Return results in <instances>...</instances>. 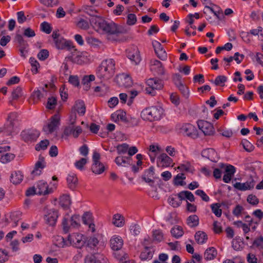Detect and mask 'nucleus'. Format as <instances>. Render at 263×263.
I'll list each match as a JSON object with an SVG mask.
<instances>
[{
	"label": "nucleus",
	"instance_id": "f257e3e1",
	"mask_svg": "<svg viewBox=\"0 0 263 263\" xmlns=\"http://www.w3.org/2000/svg\"><path fill=\"white\" fill-rule=\"evenodd\" d=\"M94 27L97 29V31L107 34L108 40H110L111 35H118L120 34L126 33L128 31L125 27L118 26L113 22L108 23L100 17H96L95 18Z\"/></svg>",
	"mask_w": 263,
	"mask_h": 263
},
{
	"label": "nucleus",
	"instance_id": "f03ea898",
	"mask_svg": "<svg viewBox=\"0 0 263 263\" xmlns=\"http://www.w3.org/2000/svg\"><path fill=\"white\" fill-rule=\"evenodd\" d=\"M162 111L160 106H152L143 109L141 112V117L145 121H154L160 119Z\"/></svg>",
	"mask_w": 263,
	"mask_h": 263
},
{
	"label": "nucleus",
	"instance_id": "7ed1b4c3",
	"mask_svg": "<svg viewBox=\"0 0 263 263\" xmlns=\"http://www.w3.org/2000/svg\"><path fill=\"white\" fill-rule=\"evenodd\" d=\"M98 73L101 77L107 79L111 77L115 72V63L112 59L103 61L98 69Z\"/></svg>",
	"mask_w": 263,
	"mask_h": 263
},
{
	"label": "nucleus",
	"instance_id": "20e7f679",
	"mask_svg": "<svg viewBox=\"0 0 263 263\" xmlns=\"http://www.w3.org/2000/svg\"><path fill=\"white\" fill-rule=\"evenodd\" d=\"M77 116L76 115H71L69 120V125L64 129L62 137H67L72 135L73 137L77 138L82 133V129L80 126H75Z\"/></svg>",
	"mask_w": 263,
	"mask_h": 263
},
{
	"label": "nucleus",
	"instance_id": "39448f33",
	"mask_svg": "<svg viewBox=\"0 0 263 263\" xmlns=\"http://www.w3.org/2000/svg\"><path fill=\"white\" fill-rule=\"evenodd\" d=\"M146 83L147 87L145 89L146 92L152 96L155 95L156 90H160L163 87L162 81L156 79H149Z\"/></svg>",
	"mask_w": 263,
	"mask_h": 263
},
{
	"label": "nucleus",
	"instance_id": "423d86ee",
	"mask_svg": "<svg viewBox=\"0 0 263 263\" xmlns=\"http://www.w3.org/2000/svg\"><path fill=\"white\" fill-rule=\"evenodd\" d=\"M100 154L97 152H94L92 156L91 170L93 173L97 175H100L105 171V166L100 162Z\"/></svg>",
	"mask_w": 263,
	"mask_h": 263
},
{
	"label": "nucleus",
	"instance_id": "0eeeda50",
	"mask_svg": "<svg viewBox=\"0 0 263 263\" xmlns=\"http://www.w3.org/2000/svg\"><path fill=\"white\" fill-rule=\"evenodd\" d=\"M68 240L71 244L78 248H82L86 242L85 237L79 233H73L69 235Z\"/></svg>",
	"mask_w": 263,
	"mask_h": 263
},
{
	"label": "nucleus",
	"instance_id": "6e6552de",
	"mask_svg": "<svg viewBox=\"0 0 263 263\" xmlns=\"http://www.w3.org/2000/svg\"><path fill=\"white\" fill-rule=\"evenodd\" d=\"M198 126L204 135L212 136L214 134V128L211 123L204 120H200L198 122Z\"/></svg>",
	"mask_w": 263,
	"mask_h": 263
},
{
	"label": "nucleus",
	"instance_id": "1a4fd4ad",
	"mask_svg": "<svg viewBox=\"0 0 263 263\" xmlns=\"http://www.w3.org/2000/svg\"><path fill=\"white\" fill-rule=\"evenodd\" d=\"M59 125L60 118L55 115L51 118L50 121L44 127L43 130L47 134H51L58 128Z\"/></svg>",
	"mask_w": 263,
	"mask_h": 263
},
{
	"label": "nucleus",
	"instance_id": "9d476101",
	"mask_svg": "<svg viewBox=\"0 0 263 263\" xmlns=\"http://www.w3.org/2000/svg\"><path fill=\"white\" fill-rule=\"evenodd\" d=\"M127 56L128 59L135 65L138 64L141 60L140 51L137 47L129 49L127 51Z\"/></svg>",
	"mask_w": 263,
	"mask_h": 263
},
{
	"label": "nucleus",
	"instance_id": "9b49d317",
	"mask_svg": "<svg viewBox=\"0 0 263 263\" xmlns=\"http://www.w3.org/2000/svg\"><path fill=\"white\" fill-rule=\"evenodd\" d=\"M9 149V146H0V161L3 163H8L14 159L13 154L7 152Z\"/></svg>",
	"mask_w": 263,
	"mask_h": 263
},
{
	"label": "nucleus",
	"instance_id": "f8f14e48",
	"mask_svg": "<svg viewBox=\"0 0 263 263\" xmlns=\"http://www.w3.org/2000/svg\"><path fill=\"white\" fill-rule=\"evenodd\" d=\"M182 132L185 133L186 135L192 138L195 139L198 137L199 133L196 128L190 124H185L181 128Z\"/></svg>",
	"mask_w": 263,
	"mask_h": 263
},
{
	"label": "nucleus",
	"instance_id": "ddd939ff",
	"mask_svg": "<svg viewBox=\"0 0 263 263\" xmlns=\"http://www.w3.org/2000/svg\"><path fill=\"white\" fill-rule=\"evenodd\" d=\"M116 82L121 86L129 87L133 85V81L131 78L127 74L122 73L116 78Z\"/></svg>",
	"mask_w": 263,
	"mask_h": 263
},
{
	"label": "nucleus",
	"instance_id": "4468645a",
	"mask_svg": "<svg viewBox=\"0 0 263 263\" xmlns=\"http://www.w3.org/2000/svg\"><path fill=\"white\" fill-rule=\"evenodd\" d=\"M45 217L48 223L50 226H54L58 217L57 212L53 209L46 208Z\"/></svg>",
	"mask_w": 263,
	"mask_h": 263
},
{
	"label": "nucleus",
	"instance_id": "2eb2a0df",
	"mask_svg": "<svg viewBox=\"0 0 263 263\" xmlns=\"http://www.w3.org/2000/svg\"><path fill=\"white\" fill-rule=\"evenodd\" d=\"M36 194L45 195L49 194L52 192L51 189H49L46 182L41 180L36 185Z\"/></svg>",
	"mask_w": 263,
	"mask_h": 263
},
{
	"label": "nucleus",
	"instance_id": "dca6fc26",
	"mask_svg": "<svg viewBox=\"0 0 263 263\" xmlns=\"http://www.w3.org/2000/svg\"><path fill=\"white\" fill-rule=\"evenodd\" d=\"M110 247L114 250H120L123 245V240L119 236H114L110 240Z\"/></svg>",
	"mask_w": 263,
	"mask_h": 263
},
{
	"label": "nucleus",
	"instance_id": "f3484780",
	"mask_svg": "<svg viewBox=\"0 0 263 263\" xmlns=\"http://www.w3.org/2000/svg\"><path fill=\"white\" fill-rule=\"evenodd\" d=\"M255 181L252 179L245 183L236 182L234 185V187L240 191H246L253 189L255 185Z\"/></svg>",
	"mask_w": 263,
	"mask_h": 263
},
{
	"label": "nucleus",
	"instance_id": "a211bd4d",
	"mask_svg": "<svg viewBox=\"0 0 263 263\" xmlns=\"http://www.w3.org/2000/svg\"><path fill=\"white\" fill-rule=\"evenodd\" d=\"M202 156L215 162H216L218 159L217 153L212 148H208L203 151Z\"/></svg>",
	"mask_w": 263,
	"mask_h": 263
},
{
	"label": "nucleus",
	"instance_id": "6ab92c4d",
	"mask_svg": "<svg viewBox=\"0 0 263 263\" xmlns=\"http://www.w3.org/2000/svg\"><path fill=\"white\" fill-rule=\"evenodd\" d=\"M153 45L158 57L161 59L165 58L166 53L160 43L157 41H154L153 42Z\"/></svg>",
	"mask_w": 263,
	"mask_h": 263
},
{
	"label": "nucleus",
	"instance_id": "aec40b11",
	"mask_svg": "<svg viewBox=\"0 0 263 263\" xmlns=\"http://www.w3.org/2000/svg\"><path fill=\"white\" fill-rule=\"evenodd\" d=\"M125 218L124 216L119 213L113 216L112 223L116 227L122 228L125 225Z\"/></svg>",
	"mask_w": 263,
	"mask_h": 263
},
{
	"label": "nucleus",
	"instance_id": "412c9836",
	"mask_svg": "<svg viewBox=\"0 0 263 263\" xmlns=\"http://www.w3.org/2000/svg\"><path fill=\"white\" fill-rule=\"evenodd\" d=\"M55 44L57 47L60 49H69L72 47L70 42L66 41L62 37H60L59 40H55Z\"/></svg>",
	"mask_w": 263,
	"mask_h": 263
},
{
	"label": "nucleus",
	"instance_id": "4be33fe9",
	"mask_svg": "<svg viewBox=\"0 0 263 263\" xmlns=\"http://www.w3.org/2000/svg\"><path fill=\"white\" fill-rule=\"evenodd\" d=\"M67 184L68 187L72 190H74L78 184V178L76 175H69L67 177Z\"/></svg>",
	"mask_w": 263,
	"mask_h": 263
},
{
	"label": "nucleus",
	"instance_id": "5701e85b",
	"mask_svg": "<svg viewBox=\"0 0 263 263\" xmlns=\"http://www.w3.org/2000/svg\"><path fill=\"white\" fill-rule=\"evenodd\" d=\"M130 158L122 156L117 157L115 159L116 164L123 167H127L130 165Z\"/></svg>",
	"mask_w": 263,
	"mask_h": 263
},
{
	"label": "nucleus",
	"instance_id": "b1692460",
	"mask_svg": "<svg viewBox=\"0 0 263 263\" xmlns=\"http://www.w3.org/2000/svg\"><path fill=\"white\" fill-rule=\"evenodd\" d=\"M152 69L156 71L159 74H163L164 73V69L162 64L159 61L153 60L151 61Z\"/></svg>",
	"mask_w": 263,
	"mask_h": 263
},
{
	"label": "nucleus",
	"instance_id": "393cba45",
	"mask_svg": "<svg viewBox=\"0 0 263 263\" xmlns=\"http://www.w3.org/2000/svg\"><path fill=\"white\" fill-rule=\"evenodd\" d=\"M44 166L45 165L43 159H41L37 162H36L34 168L32 172V174L33 177L40 175L42 172V170L43 169Z\"/></svg>",
	"mask_w": 263,
	"mask_h": 263
},
{
	"label": "nucleus",
	"instance_id": "a878e982",
	"mask_svg": "<svg viewBox=\"0 0 263 263\" xmlns=\"http://www.w3.org/2000/svg\"><path fill=\"white\" fill-rule=\"evenodd\" d=\"M112 119L115 121L121 120L123 122H127V118L126 116V112L123 110H118L111 115Z\"/></svg>",
	"mask_w": 263,
	"mask_h": 263
},
{
	"label": "nucleus",
	"instance_id": "bb28decb",
	"mask_svg": "<svg viewBox=\"0 0 263 263\" xmlns=\"http://www.w3.org/2000/svg\"><path fill=\"white\" fill-rule=\"evenodd\" d=\"M162 167L170 166L172 163V159L165 154H162L159 157Z\"/></svg>",
	"mask_w": 263,
	"mask_h": 263
},
{
	"label": "nucleus",
	"instance_id": "cd10ccee",
	"mask_svg": "<svg viewBox=\"0 0 263 263\" xmlns=\"http://www.w3.org/2000/svg\"><path fill=\"white\" fill-rule=\"evenodd\" d=\"M60 205L65 209H68L71 204V200L69 196L64 195L60 198Z\"/></svg>",
	"mask_w": 263,
	"mask_h": 263
},
{
	"label": "nucleus",
	"instance_id": "c85d7f7f",
	"mask_svg": "<svg viewBox=\"0 0 263 263\" xmlns=\"http://www.w3.org/2000/svg\"><path fill=\"white\" fill-rule=\"evenodd\" d=\"M86 60L87 57L85 52L78 53L72 58V61L78 64H82L85 62Z\"/></svg>",
	"mask_w": 263,
	"mask_h": 263
},
{
	"label": "nucleus",
	"instance_id": "c756f323",
	"mask_svg": "<svg viewBox=\"0 0 263 263\" xmlns=\"http://www.w3.org/2000/svg\"><path fill=\"white\" fill-rule=\"evenodd\" d=\"M195 239L198 244H202L206 241L208 236L205 232L199 231L195 234Z\"/></svg>",
	"mask_w": 263,
	"mask_h": 263
},
{
	"label": "nucleus",
	"instance_id": "7c9ffc66",
	"mask_svg": "<svg viewBox=\"0 0 263 263\" xmlns=\"http://www.w3.org/2000/svg\"><path fill=\"white\" fill-rule=\"evenodd\" d=\"M23 175L20 171L15 172L11 174V181L14 184H17L22 182Z\"/></svg>",
	"mask_w": 263,
	"mask_h": 263
},
{
	"label": "nucleus",
	"instance_id": "2f4dec72",
	"mask_svg": "<svg viewBox=\"0 0 263 263\" xmlns=\"http://www.w3.org/2000/svg\"><path fill=\"white\" fill-rule=\"evenodd\" d=\"M217 255V251L214 248H210L206 250L204 256L206 260L213 259Z\"/></svg>",
	"mask_w": 263,
	"mask_h": 263
},
{
	"label": "nucleus",
	"instance_id": "473e14b6",
	"mask_svg": "<svg viewBox=\"0 0 263 263\" xmlns=\"http://www.w3.org/2000/svg\"><path fill=\"white\" fill-rule=\"evenodd\" d=\"M171 232L173 236L176 238L181 237L184 234L182 228L179 226H174L172 229Z\"/></svg>",
	"mask_w": 263,
	"mask_h": 263
},
{
	"label": "nucleus",
	"instance_id": "72a5a7b5",
	"mask_svg": "<svg viewBox=\"0 0 263 263\" xmlns=\"http://www.w3.org/2000/svg\"><path fill=\"white\" fill-rule=\"evenodd\" d=\"M86 41L89 45L95 47H99L102 44V42L100 40L93 36L87 37Z\"/></svg>",
	"mask_w": 263,
	"mask_h": 263
},
{
	"label": "nucleus",
	"instance_id": "f704fd0d",
	"mask_svg": "<svg viewBox=\"0 0 263 263\" xmlns=\"http://www.w3.org/2000/svg\"><path fill=\"white\" fill-rule=\"evenodd\" d=\"M187 222L191 227H196L199 224V218L196 215L190 216L187 219Z\"/></svg>",
	"mask_w": 263,
	"mask_h": 263
},
{
	"label": "nucleus",
	"instance_id": "c9c22d12",
	"mask_svg": "<svg viewBox=\"0 0 263 263\" xmlns=\"http://www.w3.org/2000/svg\"><path fill=\"white\" fill-rule=\"evenodd\" d=\"M75 108L77 112L81 115H84L85 112V106L82 101H78L76 102Z\"/></svg>",
	"mask_w": 263,
	"mask_h": 263
},
{
	"label": "nucleus",
	"instance_id": "e433bc0d",
	"mask_svg": "<svg viewBox=\"0 0 263 263\" xmlns=\"http://www.w3.org/2000/svg\"><path fill=\"white\" fill-rule=\"evenodd\" d=\"M95 80V77L93 74L85 76L82 80V84L85 86L86 89L88 90L90 88L88 84Z\"/></svg>",
	"mask_w": 263,
	"mask_h": 263
},
{
	"label": "nucleus",
	"instance_id": "4c0bfd02",
	"mask_svg": "<svg viewBox=\"0 0 263 263\" xmlns=\"http://www.w3.org/2000/svg\"><path fill=\"white\" fill-rule=\"evenodd\" d=\"M185 179L183 173L178 174L174 179V183L177 185H184L185 182L183 181Z\"/></svg>",
	"mask_w": 263,
	"mask_h": 263
},
{
	"label": "nucleus",
	"instance_id": "58836bf2",
	"mask_svg": "<svg viewBox=\"0 0 263 263\" xmlns=\"http://www.w3.org/2000/svg\"><path fill=\"white\" fill-rule=\"evenodd\" d=\"M213 213L218 217H220L222 214V210L219 203H214L211 205Z\"/></svg>",
	"mask_w": 263,
	"mask_h": 263
},
{
	"label": "nucleus",
	"instance_id": "ea45409f",
	"mask_svg": "<svg viewBox=\"0 0 263 263\" xmlns=\"http://www.w3.org/2000/svg\"><path fill=\"white\" fill-rule=\"evenodd\" d=\"M18 116L16 112H11L8 117V121L12 126H14L18 122Z\"/></svg>",
	"mask_w": 263,
	"mask_h": 263
},
{
	"label": "nucleus",
	"instance_id": "a19ab883",
	"mask_svg": "<svg viewBox=\"0 0 263 263\" xmlns=\"http://www.w3.org/2000/svg\"><path fill=\"white\" fill-rule=\"evenodd\" d=\"M177 168L182 172L185 171L193 173L194 171L193 168L192 167L190 163L188 162L185 164L180 165L177 167Z\"/></svg>",
	"mask_w": 263,
	"mask_h": 263
},
{
	"label": "nucleus",
	"instance_id": "79ce46f5",
	"mask_svg": "<svg viewBox=\"0 0 263 263\" xmlns=\"http://www.w3.org/2000/svg\"><path fill=\"white\" fill-rule=\"evenodd\" d=\"M77 26L83 30H87L89 28L88 22L82 18L80 19V21L77 22Z\"/></svg>",
	"mask_w": 263,
	"mask_h": 263
},
{
	"label": "nucleus",
	"instance_id": "37998d69",
	"mask_svg": "<svg viewBox=\"0 0 263 263\" xmlns=\"http://www.w3.org/2000/svg\"><path fill=\"white\" fill-rule=\"evenodd\" d=\"M242 145L243 148L248 152H251L253 151L254 147L248 140L244 139L242 141Z\"/></svg>",
	"mask_w": 263,
	"mask_h": 263
},
{
	"label": "nucleus",
	"instance_id": "c03bdc74",
	"mask_svg": "<svg viewBox=\"0 0 263 263\" xmlns=\"http://www.w3.org/2000/svg\"><path fill=\"white\" fill-rule=\"evenodd\" d=\"M87 159L86 158H82L79 160L77 161L74 165L78 169L82 170L85 165L87 163Z\"/></svg>",
	"mask_w": 263,
	"mask_h": 263
},
{
	"label": "nucleus",
	"instance_id": "a18cd8bd",
	"mask_svg": "<svg viewBox=\"0 0 263 263\" xmlns=\"http://www.w3.org/2000/svg\"><path fill=\"white\" fill-rule=\"evenodd\" d=\"M152 257V255L147 247L145 248L140 255V258L142 260H146Z\"/></svg>",
	"mask_w": 263,
	"mask_h": 263
},
{
	"label": "nucleus",
	"instance_id": "49530a36",
	"mask_svg": "<svg viewBox=\"0 0 263 263\" xmlns=\"http://www.w3.org/2000/svg\"><path fill=\"white\" fill-rule=\"evenodd\" d=\"M227 78L224 76H218L215 80L214 83L216 85L223 86L227 81Z\"/></svg>",
	"mask_w": 263,
	"mask_h": 263
},
{
	"label": "nucleus",
	"instance_id": "de8ad7c7",
	"mask_svg": "<svg viewBox=\"0 0 263 263\" xmlns=\"http://www.w3.org/2000/svg\"><path fill=\"white\" fill-rule=\"evenodd\" d=\"M71 226L73 228H78L80 226V217L78 215H74L71 218Z\"/></svg>",
	"mask_w": 263,
	"mask_h": 263
},
{
	"label": "nucleus",
	"instance_id": "09e8293b",
	"mask_svg": "<svg viewBox=\"0 0 263 263\" xmlns=\"http://www.w3.org/2000/svg\"><path fill=\"white\" fill-rule=\"evenodd\" d=\"M57 105V99L54 97H51L48 98L47 103V108L50 109H53Z\"/></svg>",
	"mask_w": 263,
	"mask_h": 263
},
{
	"label": "nucleus",
	"instance_id": "8fccbe9b",
	"mask_svg": "<svg viewBox=\"0 0 263 263\" xmlns=\"http://www.w3.org/2000/svg\"><path fill=\"white\" fill-rule=\"evenodd\" d=\"M84 11L89 15L95 16L97 13V10L93 7L89 6H85Z\"/></svg>",
	"mask_w": 263,
	"mask_h": 263
},
{
	"label": "nucleus",
	"instance_id": "3c124183",
	"mask_svg": "<svg viewBox=\"0 0 263 263\" xmlns=\"http://www.w3.org/2000/svg\"><path fill=\"white\" fill-rule=\"evenodd\" d=\"M30 62L32 66V72L36 73L38 72L37 69L40 66L39 63L34 58H30Z\"/></svg>",
	"mask_w": 263,
	"mask_h": 263
},
{
	"label": "nucleus",
	"instance_id": "603ef678",
	"mask_svg": "<svg viewBox=\"0 0 263 263\" xmlns=\"http://www.w3.org/2000/svg\"><path fill=\"white\" fill-rule=\"evenodd\" d=\"M49 144V142L47 140L41 141L39 144L36 145L35 147V149L37 151H40L41 149H45V148H47Z\"/></svg>",
	"mask_w": 263,
	"mask_h": 263
},
{
	"label": "nucleus",
	"instance_id": "864d4df0",
	"mask_svg": "<svg viewBox=\"0 0 263 263\" xmlns=\"http://www.w3.org/2000/svg\"><path fill=\"white\" fill-rule=\"evenodd\" d=\"M128 149V145L126 143L119 145L117 146V149L119 154H125L127 152Z\"/></svg>",
	"mask_w": 263,
	"mask_h": 263
},
{
	"label": "nucleus",
	"instance_id": "5fc2aeb1",
	"mask_svg": "<svg viewBox=\"0 0 263 263\" xmlns=\"http://www.w3.org/2000/svg\"><path fill=\"white\" fill-rule=\"evenodd\" d=\"M137 22V17L135 14L130 13L127 16V24L128 25H133Z\"/></svg>",
	"mask_w": 263,
	"mask_h": 263
},
{
	"label": "nucleus",
	"instance_id": "6e6d98bb",
	"mask_svg": "<svg viewBox=\"0 0 263 263\" xmlns=\"http://www.w3.org/2000/svg\"><path fill=\"white\" fill-rule=\"evenodd\" d=\"M169 203L174 208L178 207L181 204L180 200H179L178 198L176 196L171 197L169 201Z\"/></svg>",
	"mask_w": 263,
	"mask_h": 263
},
{
	"label": "nucleus",
	"instance_id": "4d7b16f0",
	"mask_svg": "<svg viewBox=\"0 0 263 263\" xmlns=\"http://www.w3.org/2000/svg\"><path fill=\"white\" fill-rule=\"evenodd\" d=\"M99 243L98 239L95 237H91L88 240L87 245L91 248L96 247Z\"/></svg>",
	"mask_w": 263,
	"mask_h": 263
},
{
	"label": "nucleus",
	"instance_id": "13d9d810",
	"mask_svg": "<svg viewBox=\"0 0 263 263\" xmlns=\"http://www.w3.org/2000/svg\"><path fill=\"white\" fill-rule=\"evenodd\" d=\"M69 82L75 86H78L80 84L79 78L77 76H70L69 78Z\"/></svg>",
	"mask_w": 263,
	"mask_h": 263
},
{
	"label": "nucleus",
	"instance_id": "bf43d9fd",
	"mask_svg": "<svg viewBox=\"0 0 263 263\" xmlns=\"http://www.w3.org/2000/svg\"><path fill=\"white\" fill-rule=\"evenodd\" d=\"M23 34L24 36L27 37H32L35 35L34 31L30 28L25 29Z\"/></svg>",
	"mask_w": 263,
	"mask_h": 263
},
{
	"label": "nucleus",
	"instance_id": "052dcab7",
	"mask_svg": "<svg viewBox=\"0 0 263 263\" xmlns=\"http://www.w3.org/2000/svg\"><path fill=\"white\" fill-rule=\"evenodd\" d=\"M196 194L201 197L202 199L204 201H208L210 199L209 197L205 193V192L200 190H198L196 191Z\"/></svg>",
	"mask_w": 263,
	"mask_h": 263
},
{
	"label": "nucleus",
	"instance_id": "680f3d73",
	"mask_svg": "<svg viewBox=\"0 0 263 263\" xmlns=\"http://www.w3.org/2000/svg\"><path fill=\"white\" fill-rule=\"evenodd\" d=\"M41 29L43 31L48 34L50 33L51 31V28L50 25L45 22L42 23Z\"/></svg>",
	"mask_w": 263,
	"mask_h": 263
},
{
	"label": "nucleus",
	"instance_id": "e2e57ef3",
	"mask_svg": "<svg viewBox=\"0 0 263 263\" xmlns=\"http://www.w3.org/2000/svg\"><path fill=\"white\" fill-rule=\"evenodd\" d=\"M170 99L171 102L175 105H178L180 103L179 97L176 93H172L170 96Z\"/></svg>",
	"mask_w": 263,
	"mask_h": 263
},
{
	"label": "nucleus",
	"instance_id": "0e129e2a",
	"mask_svg": "<svg viewBox=\"0 0 263 263\" xmlns=\"http://www.w3.org/2000/svg\"><path fill=\"white\" fill-rule=\"evenodd\" d=\"M247 201L253 205H256L259 202L258 198L255 195H250L248 196Z\"/></svg>",
	"mask_w": 263,
	"mask_h": 263
},
{
	"label": "nucleus",
	"instance_id": "69168bd1",
	"mask_svg": "<svg viewBox=\"0 0 263 263\" xmlns=\"http://www.w3.org/2000/svg\"><path fill=\"white\" fill-rule=\"evenodd\" d=\"M119 102V100L117 97L111 98L108 101V105L110 108H113L116 106Z\"/></svg>",
	"mask_w": 263,
	"mask_h": 263
},
{
	"label": "nucleus",
	"instance_id": "338daca9",
	"mask_svg": "<svg viewBox=\"0 0 263 263\" xmlns=\"http://www.w3.org/2000/svg\"><path fill=\"white\" fill-rule=\"evenodd\" d=\"M201 256L197 254L193 255L192 259L186 263H201Z\"/></svg>",
	"mask_w": 263,
	"mask_h": 263
},
{
	"label": "nucleus",
	"instance_id": "774afa93",
	"mask_svg": "<svg viewBox=\"0 0 263 263\" xmlns=\"http://www.w3.org/2000/svg\"><path fill=\"white\" fill-rule=\"evenodd\" d=\"M96 256L93 255L87 256L84 261V263H97Z\"/></svg>",
	"mask_w": 263,
	"mask_h": 263
}]
</instances>
